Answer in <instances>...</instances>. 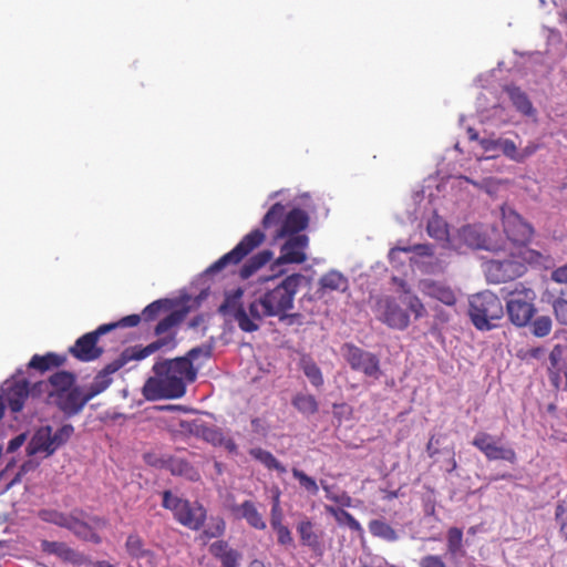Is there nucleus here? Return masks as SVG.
<instances>
[{
	"mask_svg": "<svg viewBox=\"0 0 567 567\" xmlns=\"http://www.w3.org/2000/svg\"><path fill=\"white\" fill-rule=\"evenodd\" d=\"M301 276L293 274L285 277L279 282L271 281L255 293L254 300L246 309L240 299L243 290L236 289L233 293L226 295L225 300L218 308V312L230 317L237 322L244 332H255L259 329V322L264 318L275 317L279 321H287L293 324L299 321L301 315L291 313L296 293L298 292Z\"/></svg>",
	"mask_w": 567,
	"mask_h": 567,
	"instance_id": "nucleus-1",
	"label": "nucleus"
},
{
	"mask_svg": "<svg viewBox=\"0 0 567 567\" xmlns=\"http://www.w3.org/2000/svg\"><path fill=\"white\" fill-rule=\"evenodd\" d=\"M154 377L143 386V395L148 401L178 399L186 392V384L194 382L196 370L186 358L163 360L153 365Z\"/></svg>",
	"mask_w": 567,
	"mask_h": 567,
	"instance_id": "nucleus-2",
	"label": "nucleus"
},
{
	"mask_svg": "<svg viewBox=\"0 0 567 567\" xmlns=\"http://www.w3.org/2000/svg\"><path fill=\"white\" fill-rule=\"evenodd\" d=\"M554 260L549 255L529 248L527 245H509L496 258L484 264L489 282L501 284L522 277L528 266L549 268Z\"/></svg>",
	"mask_w": 567,
	"mask_h": 567,
	"instance_id": "nucleus-3",
	"label": "nucleus"
},
{
	"mask_svg": "<svg viewBox=\"0 0 567 567\" xmlns=\"http://www.w3.org/2000/svg\"><path fill=\"white\" fill-rule=\"evenodd\" d=\"M39 517L45 523L66 528L81 540L91 542L95 545L102 542L97 529H103L109 524L106 518L97 515L90 516L80 508H75L70 513L56 509H41Z\"/></svg>",
	"mask_w": 567,
	"mask_h": 567,
	"instance_id": "nucleus-4",
	"label": "nucleus"
},
{
	"mask_svg": "<svg viewBox=\"0 0 567 567\" xmlns=\"http://www.w3.org/2000/svg\"><path fill=\"white\" fill-rule=\"evenodd\" d=\"M183 316L177 312H171L164 319H162L155 327V334L158 337L157 340L151 342L150 344L142 347L135 346L126 348L127 355L132 358V360H143L151 354L155 353L158 350H173L176 347V332L173 329L182 321Z\"/></svg>",
	"mask_w": 567,
	"mask_h": 567,
	"instance_id": "nucleus-5",
	"label": "nucleus"
},
{
	"mask_svg": "<svg viewBox=\"0 0 567 567\" xmlns=\"http://www.w3.org/2000/svg\"><path fill=\"white\" fill-rule=\"evenodd\" d=\"M471 320L478 330H491L504 316V307L501 299L491 291H483L470 299Z\"/></svg>",
	"mask_w": 567,
	"mask_h": 567,
	"instance_id": "nucleus-6",
	"label": "nucleus"
},
{
	"mask_svg": "<svg viewBox=\"0 0 567 567\" xmlns=\"http://www.w3.org/2000/svg\"><path fill=\"white\" fill-rule=\"evenodd\" d=\"M535 300L536 292L532 288L517 284L506 296V311L509 321L516 327H526L530 323L536 313Z\"/></svg>",
	"mask_w": 567,
	"mask_h": 567,
	"instance_id": "nucleus-7",
	"label": "nucleus"
},
{
	"mask_svg": "<svg viewBox=\"0 0 567 567\" xmlns=\"http://www.w3.org/2000/svg\"><path fill=\"white\" fill-rule=\"evenodd\" d=\"M162 505L173 512L174 518L185 527L198 530L205 523L206 509L198 503L179 498L171 491L163 493Z\"/></svg>",
	"mask_w": 567,
	"mask_h": 567,
	"instance_id": "nucleus-8",
	"label": "nucleus"
},
{
	"mask_svg": "<svg viewBox=\"0 0 567 567\" xmlns=\"http://www.w3.org/2000/svg\"><path fill=\"white\" fill-rule=\"evenodd\" d=\"M266 239L265 234L260 229H254L245 235L241 240L227 254L212 264L206 272L216 274L225 269L229 265H238L245 257L259 247Z\"/></svg>",
	"mask_w": 567,
	"mask_h": 567,
	"instance_id": "nucleus-9",
	"label": "nucleus"
},
{
	"mask_svg": "<svg viewBox=\"0 0 567 567\" xmlns=\"http://www.w3.org/2000/svg\"><path fill=\"white\" fill-rule=\"evenodd\" d=\"M341 353L353 371L367 378L379 380L382 375L380 359L377 354L367 351L353 343H344Z\"/></svg>",
	"mask_w": 567,
	"mask_h": 567,
	"instance_id": "nucleus-10",
	"label": "nucleus"
},
{
	"mask_svg": "<svg viewBox=\"0 0 567 567\" xmlns=\"http://www.w3.org/2000/svg\"><path fill=\"white\" fill-rule=\"evenodd\" d=\"M114 329V326H100L96 330L81 336L72 347L69 353L82 362H91L99 359L104 350L97 346V340L102 334Z\"/></svg>",
	"mask_w": 567,
	"mask_h": 567,
	"instance_id": "nucleus-11",
	"label": "nucleus"
},
{
	"mask_svg": "<svg viewBox=\"0 0 567 567\" xmlns=\"http://www.w3.org/2000/svg\"><path fill=\"white\" fill-rule=\"evenodd\" d=\"M504 233L511 241L509 245H526L530 240L534 229L519 214L509 207L502 208Z\"/></svg>",
	"mask_w": 567,
	"mask_h": 567,
	"instance_id": "nucleus-12",
	"label": "nucleus"
},
{
	"mask_svg": "<svg viewBox=\"0 0 567 567\" xmlns=\"http://www.w3.org/2000/svg\"><path fill=\"white\" fill-rule=\"evenodd\" d=\"M472 444L481 451L488 461L503 460L514 464L517 460L514 449L497 445L493 436L486 432H477Z\"/></svg>",
	"mask_w": 567,
	"mask_h": 567,
	"instance_id": "nucleus-13",
	"label": "nucleus"
},
{
	"mask_svg": "<svg viewBox=\"0 0 567 567\" xmlns=\"http://www.w3.org/2000/svg\"><path fill=\"white\" fill-rule=\"evenodd\" d=\"M380 320L388 327L404 330L410 324V317L394 298L385 297L378 303Z\"/></svg>",
	"mask_w": 567,
	"mask_h": 567,
	"instance_id": "nucleus-14",
	"label": "nucleus"
},
{
	"mask_svg": "<svg viewBox=\"0 0 567 567\" xmlns=\"http://www.w3.org/2000/svg\"><path fill=\"white\" fill-rule=\"evenodd\" d=\"M132 361L130 354L124 350L121 355L106 364L95 377L93 382L87 386L85 392L90 400L104 392L112 383V374L123 368L127 362Z\"/></svg>",
	"mask_w": 567,
	"mask_h": 567,
	"instance_id": "nucleus-15",
	"label": "nucleus"
},
{
	"mask_svg": "<svg viewBox=\"0 0 567 567\" xmlns=\"http://www.w3.org/2000/svg\"><path fill=\"white\" fill-rule=\"evenodd\" d=\"M90 401L87 393L74 384L51 401L68 417L79 414Z\"/></svg>",
	"mask_w": 567,
	"mask_h": 567,
	"instance_id": "nucleus-16",
	"label": "nucleus"
},
{
	"mask_svg": "<svg viewBox=\"0 0 567 567\" xmlns=\"http://www.w3.org/2000/svg\"><path fill=\"white\" fill-rule=\"evenodd\" d=\"M309 244L307 235H295L288 237L281 246L280 256L277 259L278 265L302 264L307 260L306 249Z\"/></svg>",
	"mask_w": 567,
	"mask_h": 567,
	"instance_id": "nucleus-17",
	"label": "nucleus"
},
{
	"mask_svg": "<svg viewBox=\"0 0 567 567\" xmlns=\"http://www.w3.org/2000/svg\"><path fill=\"white\" fill-rule=\"evenodd\" d=\"M417 288L424 296L445 306L451 307L456 303V292L446 281L425 278L419 281Z\"/></svg>",
	"mask_w": 567,
	"mask_h": 567,
	"instance_id": "nucleus-18",
	"label": "nucleus"
},
{
	"mask_svg": "<svg viewBox=\"0 0 567 567\" xmlns=\"http://www.w3.org/2000/svg\"><path fill=\"white\" fill-rule=\"evenodd\" d=\"M25 452L28 457L38 454H43V457L53 455L56 449L52 440V427L50 425L39 427L28 442Z\"/></svg>",
	"mask_w": 567,
	"mask_h": 567,
	"instance_id": "nucleus-19",
	"label": "nucleus"
},
{
	"mask_svg": "<svg viewBox=\"0 0 567 567\" xmlns=\"http://www.w3.org/2000/svg\"><path fill=\"white\" fill-rule=\"evenodd\" d=\"M128 557L136 561H144L146 567L156 566L155 553L147 548L144 539L137 533H131L124 544Z\"/></svg>",
	"mask_w": 567,
	"mask_h": 567,
	"instance_id": "nucleus-20",
	"label": "nucleus"
},
{
	"mask_svg": "<svg viewBox=\"0 0 567 567\" xmlns=\"http://www.w3.org/2000/svg\"><path fill=\"white\" fill-rule=\"evenodd\" d=\"M309 217L300 208H293L285 216L281 226L275 235V239L301 235L300 231L307 228Z\"/></svg>",
	"mask_w": 567,
	"mask_h": 567,
	"instance_id": "nucleus-21",
	"label": "nucleus"
},
{
	"mask_svg": "<svg viewBox=\"0 0 567 567\" xmlns=\"http://www.w3.org/2000/svg\"><path fill=\"white\" fill-rule=\"evenodd\" d=\"M30 394V388L27 380L10 383L4 390V399L12 412H20Z\"/></svg>",
	"mask_w": 567,
	"mask_h": 567,
	"instance_id": "nucleus-22",
	"label": "nucleus"
},
{
	"mask_svg": "<svg viewBox=\"0 0 567 567\" xmlns=\"http://www.w3.org/2000/svg\"><path fill=\"white\" fill-rule=\"evenodd\" d=\"M210 555L220 561L221 567H238L241 555L231 548L226 540L219 539L209 545Z\"/></svg>",
	"mask_w": 567,
	"mask_h": 567,
	"instance_id": "nucleus-23",
	"label": "nucleus"
},
{
	"mask_svg": "<svg viewBox=\"0 0 567 567\" xmlns=\"http://www.w3.org/2000/svg\"><path fill=\"white\" fill-rule=\"evenodd\" d=\"M297 533L302 546L308 547L313 551L321 550V533L316 529L315 524L308 517H303L297 524Z\"/></svg>",
	"mask_w": 567,
	"mask_h": 567,
	"instance_id": "nucleus-24",
	"label": "nucleus"
},
{
	"mask_svg": "<svg viewBox=\"0 0 567 567\" xmlns=\"http://www.w3.org/2000/svg\"><path fill=\"white\" fill-rule=\"evenodd\" d=\"M41 549L49 555L56 556L63 561L72 564H80L82 561V555L64 542L42 540Z\"/></svg>",
	"mask_w": 567,
	"mask_h": 567,
	"instance_id": "nucleus-25",
	"label": "nucleus"
},
{
	"mask_svg": "<svg viewBox=\"0 0 567 567\" xmlns=\"http://www.w3.org/2000/svg\"><path fill=\"white\" fill-rule=\"evenodd\" d=\"M48 380L50 385L49 399L52 401L61 393L70 390L75 384L76 377L73 372L62 370L50 375Z\"/></svg>",
	"mask_w": 567,
	"mask_h": 567,
	"instance_id": "nucleus-26",
	"label": "nucleus"
},
{
	"mask_svg": "<svg viewBox=\"0 0 567 567\" xmlns=\"http://www.w3.org/2000/svg\"><path fill=\"white\" fill-rule=\"evenodd\" d=\"M233 512L239 517L246 519L249 526L255 529L264 530L266 528V522L262 515L258 512L256 505L251 501H245L239 505L233 507Z\"/></svg>",
	"mask_w": 567,
	"mask_h": 567,
	"instance_id": "nucleus-27",
	"label": "nucleus"
},
{
	"mask_svg": "<svg viewBox=\"0 0 567 567\" xmlns=\"http://www.w3.org/2000/svg\"><path fill=\"white\" fill-rule=\"evenodd\" d=\"M66 358L54 352H48L43 355L34 354L28 363V368L41 373L64 365Z\"/></svg>",
	"mask_w": 567,
	"mask_h": 567,
	"instance_id": "nucleus-28",
	"label": "nucleus"
},
{
	"mask_svg": "<svg viewBox=\"0 0 567 567\" xmlns=\"http://www.w3.org/2000/svg\"><path fill=\"white\" fill-rule=\"evenodd\" d=\"M272 251L269 249H264L252 257H250L240 268L239 276L241 279H248L256 271L262 268L272 259Z\"/></svg>",
	"mask_w": 567,
	"mask_h": 567,
	"instance_id": "nucleus-29",
	"label": "nucleus"
},
{
	"mask_svg": "<svg viewBox=\"0 0 567 567\" xmlns=\"http://www.w3.org/2000/svg\"><path fill=\"white\" fill-rule=\"evenodd\" d=\"M319 286L321 290L344 292L349 287V281L340 271L330 270L320 278Z\"/></svg>",
	"mask_w": 567,
	"mask_h": 567,
	"instance_id": "nucleus-30",
	"label": "nucleus"
},
{
	"mask_svg": "<svg viewBox=\"0 0 567 567\" xmlns=\"http://www.w3.org/2000/svg\"><path fill=\"white\" fill-rule=\"evenodd\" d=\"M167 468L173 475L183 476L189 481H198L199 472L186 460L181 457L169 458Z\"/></svg>",
	"mask_w": 567,
	"mask_h": 567,
	"instance_id": "nucleus-31",
	"label": "nucleus"
},
{
	"mask_svg": "<svg viewBox=\"0 0 567 567\" xmlns=\"http://www.w3.org/2000/svg\"><path fill=\"white\" fill-rule=\"evenodd\" d=\"M249 455L261 463L267 470L276 471L279 474H285L287 468L281 462H279L271 452L261 447H254L249 450Z\"/></svg>",
	"mask_w": 567,
	"mask_h": 567,
	"instance_id": "nucleus-32",
	"label": "nucleus"
},
{
	"mask_svg": "<svg viewBox=\"0 0 567 567\" xmlns=\"http://www.w3.org/2000/svg\"><path fill=\"white\" fill-rule=\"evenodd\" d=\"M446 550L451 559H458L465 556L463 547V530L458 527H451L446 535Z\"/></svg>",
	"mask_w": 567,
	"mask_h": 567,
	"instance_id": "nucleus-33",
	"label": "nucleus"
},
{
	"mask_svg": "<svg viewBox=\"0 0 567 567\" xmlns=\"http://www.w3.org/2000/svg\"><path fill=\"white\" fill-rule=\"evenodd\" d=\"M506 92L518 112L524 115L530 116L535 113L532 102L527 94L517 86L506 87Z\"/></svg>",
	"mask_w": 567,
	"mask_h": 567,
	"instance_id": "nucleus-34",
	"label": "nucleus"
},
{
	"mask_svg": "<svg viewBox=\"0 0 567 567\" xmlns=\"http://www.w3.org/2000/svg\"><path fill=\"white\" fill-rule=\"evenodd\" d=\"M368 527L372 536L386 542L392 543L399 538L396 530L383 519H372L369 522Z\"/></svg>",
	"mask_w": 567,
	"mask_h": 567,
	"instance_id": "nucleus-35",
	"label": "nucleus"
},
{
	"mask_svg": "<svg viewBox=\"0 0 567 567\" xmlns=\"http://www.w3.org/2000/svg\"><path fill=\"white\" fill-rule=\"evenodd\" d=\"M300 368L313 386L320 388L323 384L322 372L311 358L302 357L300 360Z\"/></svg>",
	"mask_w": 567,
	"mask_h": 567,
	"instance_id": "nucleus-36",
	"label": "nucleus"
},
{
	"mask_svg": "<svg viewBox=\"0 0 567 567\" xmlns=\"http://www.w3.org/2000/svg\"><path fill=\"white\" fill-rule=\"evenodd\" d=\"M292 405L302 414L311 415L318 412L319 404L312 394L298 393L292 398Z\"/></svg>",
	"mask_w": 567,
	"mask_h": 567,
	"instance_id": "nucleus-37",
	"label": "nucleus"
},
{
	"mask_svg": "<svg viewBox=\"0 0 567 567\" xmlns=\"http://www.w3.org/2000/svg\"><path fill=\"white\" fill-rule=\"evenodd\" d=\"M326 511L331 514L339 524H346L351 530L363 533L359 520L349 512L333 506H326Z\"/></svg>",
	"mask_w": 567,
	"mask_h": 567,
	"instance_id": "nucleus-38",
	"label": "nucleus"
},
{
	"mask_svg": "<svg viewBox=\"0 0 567 567\" xmlns=\"http://www.w3.org/2000/svg\"><path fill=\"white\" fill-rule=\"evenodd\" d=\"M286 215L285 206L281 203H276L264 216L261 225L266 229L279 224L281 225Z\"/></svg>",
	"mask_w": 567,
	"mask_h": 567,
	"instance_id": "nucleus-39",
	"label": "nucleus"
},
{
	"mask_svg": "<svg viewBox=\"0 0 567 567\" xmlns=\"http://www.w3.org/2000/svg\"><path fill=\"white\" fill-rule=\"evenodd\" d=\"M292 476L299 482L300 486L310 495L316 496L319 492V486L315 478L307 475L303 471L293 467L291 470Z\"/></svg>",
	"mask_w": 567,
	"mask_h": 567,
	"instance_id": "nucleus-40",
	"label": "nucleus"
},
{
	"mask_svg": "<svg viewBox=\"0 0 567 567\" xmlns=\"http://www.w3.org/2000/svg\"><path fill=\"white\" fill-rule=\"evenodd\" d=\"M416 252L419 256H432L433 249L432 246L425 245V244H417L414 246H408V247H394L389 252V258L392 260L394 259L395 255L398 252Z\"/></svg>",
	"mask_w": 567,
	"mask_h": 567,
	"instance_id": "nucleus-41",
	"label": "nucleus"
},
{
	"mask_svg": "<svg viewBox=\"0 0 567 567\" xmlns=\"http://www.w3.org/2000/svg\"><path fill=\"white\" fill-rule=\"evenodd\" d=\"M551 319L548 316H540L532 322V333L537 338H544L551 331Z\"/></svg>",
	"mask_w": 567,
	"mask_h": 567,
	"instance_id": "nucleus-42",
	"label": "nucleus"
},
{
	"mask_svg": "<svg viewBox=\"0 0 567 567\" xmlns=\"http://www.w3.org/2000/svg\"><path fill=\"white\" fill-rule=\"evenodd\" d=\"M73 433L74 426L72 424H63L54 433L52 432V440L56 451L71 439Z\"/></svg>",
	"mask_w": 567,
	"mask_h": 567,
	"instance_id": "nucleus-43",
	"label": "nucleus"
},
{
	"mask_svg": "<svg viewBox=\"0 0 567 567\" xmlns=\"http://www.w3.org/2000/svg\"><path fill=\"white\" fill-rule=\"evenodd\" d=\"M202 437L213 444L214 446H220L223 444L225 434L218 427L204 426L200 431Z\"/></svg>",
	"mask_w": 567,
	"mask_h": 567,
	"instance_id": "nucleus-44",
	"label": "nucleus"
},
{
	"mask_svg": "<svg viewBox=\"0 0 567 567\" xmlns=\"http://www.w3.org/2000/svg\"><path fill=\"white\" fill-rule=\"evenodd\" d=\"M403 302L409 308V310L414 315L415 319H420L426 315L425 307L419 297L408 296Z\"/></svg>",
	"mask_w": 567,
	"mask_h": 567,
	"instance_id": "nucleus-45",
	"label": "nucleus"
},
{
	"mask_svg": "<svg viewBox=\"0 0 567 567\" xmlns=\"http://www.w3.org/2000/svg\"><path fill=\"white\" fill-rule=\"evenodd\" d=\"M166 306L165 301L163 300H156L152 303H150L147 307L144 308L142 312V317L145 321H152L156 319L158 313L164 309Z\"/></svg>",
	"mask_w": 567,
	"mask_h": 567,
	"instance_id": "nucleus-46",
	"label": "nucleus"
},
{
	"mask_svg": "<svg viewBox=\"0 0 567 567\" xmlns=\"http://www.w3.org/2000/svg\"><path fill=\"white\" fill-rule=\"evenodd\" d=\"M502 151L504 155L515 162H523L524 155H520V152L517 151L515 143L512 140H505L502 142Z\"/></svg>",
	"mask_w": 567,
	"mask_h": 567,
	"instance_id": "nucleus-47",
	"label": "nucleus"
},
{
	"mask_svg": "<svg viewBox=\"0 0 567 567\" xmlns=\"http://www.w3.org/2000/svg\"><path fill=\"white\" fill-rule=\"evenodd\" d=\"M554 313L558 322L567 326V300L559 298L553 303Z\"/></svg>",
	"mask_w": 567,
	"mask_h": 567,
	"instance_id": "nucleus-48",
	"label": "nucleus"
},
{
	"mask_svg": "<svg viewBox=\"0 0 567 567\" xmlns=\"http://www.w3.org/2000/svg\"><path fill=\"white\" fill-rule=\"evenodd\" d=\"M272 529L277 534L278 544H280L282 546L292 545L293 538H292L290 529L287 526L280 525V526L274 527Z\"/></svg>",
	"mask_w": 567,
	"mask_h": 567,
	"instance_id": "nucleus-49",
	"label": "nucleus"
},
{
	"mask_svg": "<svg viewBox=\"0 0 567 567\" xmlns=\"http://www.w3.org/2000/svg\"><path fill=\"white\" fill-rule=\"evenodd\" d=\"M41 464V461L35 458L34 456L29 457L24 461L17 473V477H21L30 472H34Z\"/></svg>",
	"mask_w": 567,
	"mask_h": 567,
	"instance_id": "nucleus-50",
	"label": "nucleus"
},
{
	"mask_svg": "<svg viewBox=\"0 0 567 567\" xmlns=\"http://www.w3.org/2000/svg\"><path fill=\"white\" fill-rule=\"evenodd\" d=\"M420 567H447L440 555H426L421 558Z\"/></svg>",
	"mask_w": 567,
	"mask_h": 567,
	"instance_id": "nucleus-51",
	"label": "nucleus"
},
{
	"mask_svg": "<svg viewBox=\"0 0 567 567\" xmlns=\"http://www.w3.org/2000/svg\"><path fill=\"white\" fill-rule=\"evenodd\" d=\"M225 522L221 518H218L212 527L204 530V534L208 538L220 537L225 533Z\"/></svg>",
	"mask_w": 567,
	"mask_h": 567,
	"instance_id": "nucleus-52",
	"label": "nucleus"
},
{
	"mask_svg": "<svg viewBox=\"0 0 567 567\" xmlns=\"http://www.w3.org/2000/svg\"><path fill=\"white\" fill-rule=\"evenodd\" d=\"M141 322L140 315H130L122 318L120 321L114 323H107L106 326H114V329L117 327H136Z\"/></svg>",
	"mask_w": 567,
	"mask_h": 567,
	"instance_id": "nucleus-53",
	"label": "nucleus"
},
{
	"mask_svg": "<svg viewBox=\"0 0 567 567\" xmlns=\"http://www.w3.org/2000/svg\"><path fill=\"white\" fill-rule=\"evenodd\" d=\"M550 278L557 284H567V264L556 268Z\"/></svg>",
	"mask_w": 567,
	"mask_h": 567,
	"instance_id": "nucleus-54",
	"label": "nucleus"
},
{
	"mask_svg": "<svg viewBox=\"0 0 567 567\" xmlns=\"http://www.w3.org/2000/svg\"><path fill=\"white\" fill-rule=\"evenodd\" d=\"M199 355L208 358L210 355V349L202 347L193 348L187 352L185 358L189 359V362L193 364V361L196 360Z\"/></svg>",
	"mask_w": 567,
	"mask_h": 567,
	"instance_id": "nucleus-55",
	"label": "nucleus"
},
{
	"mask_svg": "<svg viewBox=\"0 0 567 567\" xmlns=\"http://www.w3.org/2000/svg\"><path fill=\"white\" fill-rule=\"evenodd\" d=\"M282 511L280 506H271V513H270V525L271 528L284 525L282 524Z\"/></svg>",
	"mask_w": 567,
	"mask_h": 567,
	"instance_id": "nucleus-56",
	"label": "nucleus"
},
{
	"mask_svg": "<svg viewBox=\"0 0 567 567\" xmlns=\"http://www.w3.org/2000/svg\"><path fill=\"white\" fill-rule=\"evenodd\" d=\"M50 385L48 381H39L33 384L32 389H30V393L32 395H40L41 393H47L49 395Z\"/></svg>",
	"mask_w": 567,
	"mask_h": 567,
	"instance_id": "nucleus-57",
	"label": "nucleus"
},
{
	"mask_svg": "<svg viewBox=\"0 0 567 567\" xmlns=\"http://www.w3.org/2000/svg\"><path fill=\"white\" fill-rule=\"evenodd\" d=\"M437 220H432L427 224V233L435 238H443L446 234L445 229L436 227Z\"/></svg>",
	"mask_w": 567,
	"mask_h": 567,
	"instance_id": "nucleus-58",
	"label": "nucleus"
},
{
	"mask_svg": "<svg viewBox=\"0 0 567 567\" xmlns=\"http://www.w3.org/2000/svg\"><path fill=\"white\" fill-rule=\"evenodd\" d=\"M25 439V434H19L12 440H10L8 444V452H14L18 449H20L24 444Z\"/></svg>",
	"mask_w": 567,
	"mask_h": 567,
	"instance_id": "nucleus-59",
	"label": "nucleus"
},
{
	"mask_svg": "<svg viewBox=\"0 0 567 567\" xmlns=\"http://www.w3.org/2000/svg\"><path fill=\"white\" fill-rule=\"evenodd\" d=\"M544 354V348L542 347H535L527 349L525 353L522 355V359H539Z\"/></svg>",
	"mask_w": 567,
	"mask_h": 567,
	"instance_id": "nucleus-60",
	"label": "nucleus"
},
{
	"mask_svg": "<svg viewBox=\"0 0 567 567\" xmlns=\"http://www.w3.org/2000/svg\"><path fill=\"white\" fill-rule=\"evenodd\" d=\"M220 446L225 447L230 453H235L237 451L236 442L231 437L226 436V435H225L223 444Z\"/></svg>",
	"mask_w": 567,
	"mask_h": 567,
	"instance_id": "nucleus-61",
	"label": "nucleus"
},
{
	"mask_svg": "<svg viewBox=\"0 0 567 567\" xmlns=\"http://www.w3.org/2000/svg\"><path fill=\"white\" fill-rule=\"evenodd\" d=\"M434 442L437 444L439 440H436L435 436L432 435L426 444V452L430 457H433L434 455H436L439 453V450L436 447H434Z\"/></svg>",
	"mask_w": 567,
	"mask_h": 567,
	"instance_id": "nucleus-62",
	"label": "nucleus"
},
{
	"mask_svg": "<svg viewBox=\"0 0 567 567\" xmlns=\"http://www.w3.org/2000/svg\"><path fill=\"white\" fill-rule=\"evenodd\" d=\"M538 146L535 144H530L526 146L520 155H524V159L528 156L533 155L537 151Z\"/></svg>",
	"mask_w": 567,
	"mask_h": 567,
	"instance_id": "nucleus-63",
	"label": "nucleus"
},
{
	"mask_svg": "<svg viewBox=\"0 0 567 567\" xmlns=\"http://www.w3.org/2000/svg\"><path fill=\"white\" fill-rule=\"evenodd\" d=\"M249 567H266L265 563L262 560H259V559H254L250 564H249Z\"/></svg>",
	"mask_w": 567,
	"mask_h": 567,
	"instance_id": "nucleus-64",
	"label": "nucleus"
}]
</instances>
